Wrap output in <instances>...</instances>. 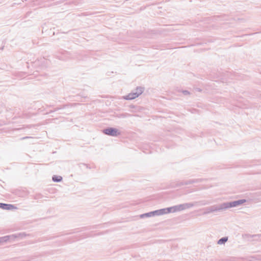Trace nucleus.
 Wrapping results in <instances>:
<instances>
[{
	"instance_id": "nucleus-1",
	"label": "nucleus",
	"mask_w": 261,
	"mask_h": 261,
	"mask_svg": "<svg viewBox=\"0 0 261 261\" xmlns=\"http://www.w3.org/2000/svg\"><path fill=\"white\" fill-rule=\"evenodd\" d=\"M197 202L194 203H185L183 204H180L178 205H176L173 206H171L169 207L170 213H175L177 212H179L181 211L185 210L186 209H189L194 206Z\"/></svg>"
},
{
	"instance_id": "nucleus-2",
	"label": "nucleus",
	"mask_w": 261,
	"mask_h": 261,
	"mask_svg": "<svg viewBox=\"0 0 261 261\" xmlns=\"http://www.w3.org/2000/svg\"><path fill=\"white\" fill-rule=\"evenodd\" d=\"M144 91V88L142 87H137L134 91L129 93L128 95L124 96L123 98L125 100H132L140 95Z\"/></svg>"
},
{
	"instance_id": "nucleus-3",
	"label": "nucleus",
	"mask_w": 261,
	"mask_h": 261,
	"mask_svg": "<svg viewBox=\"0 0 261 261\" xmlns=\"http://www.w3.org/2000/svg\"><path fill=\"white\" fill-rule=\"evenodd\" d=\"M246 200L245 199H240L239 200L233 201L229 202L223 203L224 209H227L231 207H237L244 203Z\"/></svg>"
},
{
	"instance_id": "nucleus-4",
	"label": "nucleus",
	"mask_w": 261,
	"mask_h": 261,
	"mask_svg": "<svg viewBox=\"0 0 261 261\" xmlns=\"http://www.w3.org/2000/svg\"><path fill=\"white\" fill-rule=\"evenodd\" d=\"M206 211L204 213V214L213 213L217 211H221L225 210L223 206V203L219 205H214L206 208Z\"/></svg>"
},
{
	"instance_id": "nucleus-5",
	"label": "nucleus",
	"mask_w": 261,
	"mask_h": 261,
	"mask_svg": "<svg viewBox=\"0 0 261 261\" xmlns=\"http://www.w3.org/2000/svg\"><path fill=\"white\" fill-rule=\"evenodd\" d=\"M103 132L106 135L116 137L120 134L117 128L113 127H109L103 130Z\"/></svg>"
},
{
	"instance_id": "nucleus-6",
	"label": "nucleus",
	"mask_w": 261,
	"mask_h": 261,
	"mask_svg": "<svg viewBox=\"0 0 261 261\" xmlns=\"http://www.w3.org/2000/svg\"><path fill=\"white\" fill-rule=\"evenodd\" d=\"M152 216H161L164 214L170 213L169 207L162 208L151 212Z\"/></svg>"
},
{
	"instance_id": "nucleus-7",
	"label": "nucleus",
	"mask_w": 261,
	"mask_h": 261,
	"mask_svg": "<svg viewBox=\"0 0 261 261\" xmlns=\"http://www.w3.org/2000/svg\"><path fill=\"white\" fill-rule=\"evenodd\" d=\"M14 207V206L12 204H8L5 203H0V208H2L4 210H11Z\"/></svg>"
},
{
	"instance_id": "nucleus-8",
	"label": "nucleus",
	"mask_w": 261,
	"mask_h": 261,
	"mask_svg": "<svg viewBox=\"0 0 261 261\" xmlns=\"http://www.w3.org/2000/svg\"><path fill=\"white\" fill-rule=\"evenodd\" d=\"M16 237L14 235L12 236H6L0 238V244L2 242H7L8 240H9L10 238H14Z\"/></svg>"
},
{
	"instance_id": "nucleus-9",
	"label": "nucleus",
	"mask_w": 261,
	"mask_h": 261,
	"mask_svg": "<svg viewBox=\"0 0 261 261\" xmlns=\"http://www.w3.org/2000/svg\"><path fill=\"white\" fill-rule=\"evenodd\" d=\"M227 240H228L227 237H223L218 240L217 243L219 245L224 244L225 243H226L227 241Z\"/></svg>"
},
{
	"instance_id": "nucleus-10",
	"label": "nucleus",
	"mask_w": 261,
	"mask_h": 261,
	"mask_svg": "<svg viewBox=\"0 0 261 261\" xmlns=\"http://www.w3.org/2000/svg\"><path fill=\"white\" fill-rule=\"evenodd\" d=\"M53 180L55 182L61 181L62 179V177L61 176L54 175L53 176Z\"/></svg>"
},
{
	"instance_id": "nucleus-11",
	"label": "nucleus",
	"mask_w": 261,
	"mask_h": 261,
	"mask_svg": "<svg viewBox=\"0 0 261 261\" xmlns=\"http://www.w3.org/2000/svg\"><path fill=\"white\" fill-rule=\"evenodd\" d=\"M152 217L151 212L147 213H145V214L140 215V218H144L146 217Z\"/></svg>"
},
{
	"instance_id": "nucleus-12",
	"label": "nucleus",
	"mask_w": 261,
	"mask_h": 261,
	"mask_svg": "<svg viewBox=\"0 0 261 261\" xmlns=\"http://www.w3.org/2000/svg\"><path fill=\"white\" fill-rule=\"evenodd\" d=\"M182 93L185 94V95H188V94H189V92L187 91V90H185V91H182Z\"/></svg>"
}]
</instances>
